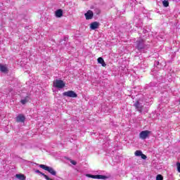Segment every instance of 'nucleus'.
<instances>
[{
  "mask_svg": "<svg viewBox=\"0 0 180 180\" xmlns=\"http://www.w3.org/2000/svg\"><path fill=\"white\" fill-rule=\"evenodd\" d=\"M136 48L139 50V51H141L144 53L147 49H148V45L146 44V41L142 39H139L136 41Z\"/></svg>",
  "mask_w": 180,
  "mask_h": 180,
  "instance_id": "obj_1",
  "label": "nucleus"
},
{
  "mask_svg": "<svg viewBox=\"0 0 180 180\" xmlns=\"http://www.w3.org/2000/svg\"><path fill=\"white\" fill-rule=\"evenodd\" d=\"M39 168H41L42 169L47 171L48 172H49V174L53 175V176H56V175H57V172L51 167H49L45 165H39Z\"/></svg>",
  "mask_w": 180,
  "mask_h": 180,
  "instance_id": "obj_2",
  "label": "nucleus"
},
{
  "mask_svg": "<svg viewBox=\"0 0 180 180\" xmlns=\"http://www.w3.org/2000/svg\"><path fill=\"white\" fill-rule=\"evenodd\" d=\"M53 86L58 89H63L65 86V83L61 79H56L53 82Z\"/></svg>",
  "mask_w": 180,
  "mask_h": 180,
  "instance_id": "obj_3",
  "label": "nucleus"
},
{
  "mask_svg": "<svg viewBox=\"0 0 180 180\" xmlns=\"http://www.w3.org/2000/svg\"><path fill=\"white\" fill-rule=\"evenodd\" d=\"M63 96L68 98H77L78 95L74 91H68L63 93Z\"/></svg>",
  "mask_w": 180,
  "mask_h": 180,
  "instance_id": "obj_4",
  "label": "nucleus"
},
{
  "mask_svg": "<svg viewBox=\"0 0 180 180\" xmlns=\"http://www.w3.org/2000/svg\"><path fill=\"white\" fill-rule=\"evenodd\" d=\"M150 131L146 130V131H142L139 134V139L141 140H146L149 136H150Z\"/></svg>",
  "mask_w": 180,
  "mask_h": 180,
  "instance_id": "obj_5",
  "label": "nucleus"
},
{
  "mask_svg": "<svg viewBox=\"0 0 180 180\" xmlns=\"http://www.w3.org/2000/svg\"><path fill=\"white\" fill-rule=\"evenodd\" d=\"M89 178H92L93 179H106V176L97 174V175H93V174H87Z\"/></svg>",
  "mask_w": 180,
  "mask_h": 180,
  "instance_id": "obj_6",
  "label": "nucleus"
},
{
  "mask_svg": "<svg viewBox=\"0 0 180 180\" xmlns=\"http://www.w3.org/2000/svg\"><path fill=\"white\" fill-rule=\"evenodd\" d=\"M15 120L16 122H18V123H25L26 117H25V115L20 114L16 117Z\"/></svg>",
  "mask_w": 180,
  "mask_h": 180,
  "instance_id": "obj_7",
  "label": "nucleus"
},
{
  "mask_svg": "<svg viewBox=\"0 0 180 180\" xmlns=\"http://www.w3.org/2000/svg\"><path fill=\"white\" fill-rule=\"evenodd\" d=\"M84 16L86 20H91L94 18V12L91 10H89L85 14Z\"/></svg>",
  "mask_w": 180,
  "mask_h": 180,
  "instance_id": "obj_8",
  "label": "nucleus"
},
{
  "mask_svg": "<svg viewBox=\"0 0 180 180\" xmlns=\"http://www.w3.org/2000/svg\"><path fill=\"white\" fill-rule=\"evenodd\" d=\"M134 106H135L138 112H140V113H141V112L143 111V104L140 103V102L139 101H136L134 104Z\"/></svg>",
  "mask_w": 180,
  "mask_h": 180,
  "instance_id": "obj_9",
  "label": "nucleus"
},
{
  "mask_svg": "<svg viewBox=\"0 0 180 180\" xmlns=\"http://www.w3.org/2000/svg\"><path fill=\"white\" fill-rule=\"evenodd\" d=\"M98 27H99V22H91L90 25L91 30H95V29H98Z\"/></svg>",
  "mask_w": 180,
  "mask_h": 180,
  "instance_id": "obj_10",
  "label": "nucleus"
},
{
  "mask_svg": "<svg viewBox=\"0 0 180 180\" xmlns=\"http://www.w3.org/2000/svg\"><path fill=\"white\" fill-rule=\"evenodd\" d=\"M56 18H61L63 16V10L58 9L55 12Z\"/></svg>",
  "mask_w": 180,
  "mask_h": 180,
  "instance_id": "obj_11",
  "label": "nucleus"
},
{
  "mask_svg": "<svg viewBox=\"0 0 180 180\" xmlns=\"http://www.w3.org/2000/svg\"><path fill=\"white\" fill-rule=\"evenodd\" d=\"M97 61L99 64H101L103 67H106V63H105V60L102 58V57L98 58Z\"/></svg>",
  "mask_w": 180,
  "mask_h": 180,
  "instance_id": "obj_12",
  "label": "nucleus"
},
{
  "mask_svg": "<svg viewBox=\"0 0 180 180\" xmlns=\"http://www.w3.org/2000/svg\"><path fill=\"white\" fill-rule=\"evenodd\" d=\"M0 71L1 72H8V68L5 65H0Z\"/></svg>",
  "mask_w": 180,
  "mask_h": 180,
  "instance_id": "obj_13",
  "label": "nucleus"
},
{
  "mask_svg": "<svg viewBox=\"0 0 180 180\" xmlns=\"http://www.w3.org/2000/svg\"><path fill=\"white\" fill-rule=\"evenodd\" d=\"M15 178L20 180H26V176L23 174H15Z\"/></svg>",
  "mask_w": 180,
  "mask_h": 180,
  "instance_id": "obj_14",
  "label": "nucleus"
},
{
  "mask_svg": "<svg viewBox=\"0 0 180 180\" xmlns=\"http://www.w3.org/2000/svg\"><path fill=\"white\" fill-rule=\"evenodd\" d=\"M143 152L141 150H136L134 155L136 157H141Z\"/></svg>",
  "mask_w": 180,
  "mask_h": 180,
  "instance_id": "obj_15",
  "label": "nucleus"
},
{
  "mask_svg": "<svg viewBox=\"0 0 180 180\" xmlns=\"http://www.w3.org/2000/svg\"><path fill=\"white\" fill-rule=\"evenodd\" d=\"M162 5L165 6V8H168V6H169V2H168L167 0H165L162 1Z\"/></svg>",
  "mask_w": 180,
  "mask_h": 180,
  "instance_id": "obj_16",
  "label": "nucleus"
},
{
  "mask_svg": "<svg viewBox=\"0 0 180 180\" xmlns=\"http://www.w3.org/2000/svg\"><path fill=\"white\" fill-rule=\"evenodd\" d=\"M28 101H29V100H27V98H25L21 100V103L22 105H26V103H27Z\"/></svg>",
  "mask_w": 180,
  "mask_h": 180,
  "instance_id": "obj_17",
  "label": "nucleus"
},
{
  "mask_svg": "<svg viewBox=\"0 0 180 180\" xmlns=\"http://www.w3.org/2000/svg\"><path fill=\"white\" fill-rule=\"evenodd\" d=\"M162 179H164V177L162 176V175L161 174L157 175L156 180H162Z\"/></svg>",
  "mask_w": 180,
  "mask_h": 180,
  "instance_id": "obj_18",
  "label": "nucleus"
},
{
  "mask_svg": "<svg viewBox=\"0 0 180 180\" xmlns=\"http://www.w3.org/2000/svg\"><path fill=\"white\" fill-rule=\"evenodd\" d=\"M42 176H44L46 180H53V179H51L50 177H49V176L46 175L45 174H42Z\"/></svg>",
  "mask_w": 180,
  "mask_h": 180,
  "instance_id": "obj_19",
  "label": "nucleus"
},
{
  "mask_svg": "<svg viewBox=\"0 0 180 180\" xmlns=\"http://www.w3.org/2000/svg\"><path fill=\"white\" fill-rule=\"evenodd\" d=\"M94 13L96 15H99V13H101V10L99 8H96V9H94Z\"/></svg>",
  "mask_w": 180,
  "mask_h": 180,
  "instance_id": "obj_20",
  "label": "nucleus"
},
{
  "mask_svg": "<svg viewBox=\"0 0 180 180\" xmlns=\"http://www.w3.org/2000/svg\"><path fill=\"white\" fill-rule=\"evenodd\" d=\"M176 167H177L178 172H180V162H176Z\"/></svg>",
  "mask_w": 180,
  "mask_h": 180,
  "instance_id": "obj_21",
  "label": "nucleus"
},
{
  "mask_svg": "<svg viewBox=\"0 0 180 180\" xmlns=\"http://www.w3.org/2000/svg\"><path fill=\"white\" fill-rule=\"evenodd\" d=\"M142 160H147V156L142 153V155H141Z\"/></svg>",
  "mask_w": 180,
  "mask_h": 180,
  "instance_id": "obj_22",
  "label": "nucleus"
},
{
  "mask_svg": "<svg viewBox=\"0 0 180 180\" xmlns=\"http://www.w3.org/2000/svg\"><path fill=\"white\" fill-rule=\"evenodd\" d=\"M35 172H36V174H39L40 175H43V174H44V173L40 172L39 170H36Z\"/></svg>",
  "mask_w": 180,
  "mask_h": 180,
  "instance_id": "obj_23",
  "label": "nucleus"
},
{
  "mask_svg": "<svg viewBox=\"0 0 180 180\" xmlns=\"http://www.w3.org/2000/svg\"><path fill=\"white\" fill-rule=\"evenodd\" d=\"M71 164H72L73 165H77V162L74 161V160H71L70 161Z\"/></svg>",
  "mask_w": 180,
  "mask_h": 180,
  "instance_id": "obj_24",
  "label": "nucleus"
},
{
  "mask_svg": "<svg viewBox=\"0 0 180 180\" xmlns=\"http://www.w3.org/2000/svg\"><path fill=\"white\" fill-rule=\"evenodd\" d=\"M143 33H147V30H143Z\"/></svg>",
  "mask_w": 180,
  "mask_h": 180,
  "instance_id": "obj_25",
  "label": "nucleus"
}]
</instances>
